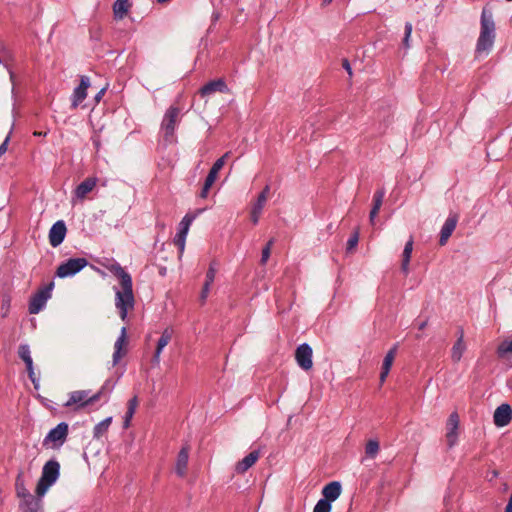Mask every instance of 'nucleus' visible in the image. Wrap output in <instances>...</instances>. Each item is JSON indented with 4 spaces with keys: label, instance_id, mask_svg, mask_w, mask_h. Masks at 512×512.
I'll return each mask as SVG.
<instances>
[{
    "label": "nucleus",
    "instance_id": "c03bdc74",
    "mask_svg": "<svg viewBox=\"0 0 512 512\" xmlns=\"http://www.w3.org/2000/svg\"><path fill=\"white\" fill-rule=\"evenodd\" d=\"M213 184L214 183H208V181L205 180L203 188H202V190L200 192V197L201 198H206L208 196L209 190H210V188L212 187Z\"/></svg>",
    "mask_w": 512,
    "mask_h": 512
},
{
    "label": "nucleus",
    "instance_id": "f257e3e1",
    "mask_svg": "<svg viewBox=\"0 0 512 512\" xmlns=\"http://www.w3.org/2000/svg\"><path fill=\"white\" fill-rule=\"evenodd\" d=\"M109 271L120 281V289L115 290V307L119 311L121 320L126 321L128 311L134 308L135 299L133 294L132 278L119 263H113L108 267Z\"/></svg>",
    "mask_w": 512,
    "mask_h": 512
},
{
    "label": "nucleus",
    "instance_id": "5701e85b",
    "mask_svg": "<svg viewBox=\"0 0 512 512\" xmlns=\"http://www.w3.org/2000/svg\"><path fill=\"white\" fill-rule=\"evenodd\" d=\"M341 494V484L337 481L330 482L325 485L322 490V495L324 496V500H328V502L335 501Z\"/></svg>",
    "mask_w": 512,
    "mask_h": 512
},
{
    "label": "nucleus",
    "instance_id": "aec40b11",
    "mask_svg": "<svg viewBox=\"0 0 512 512\" xmlns=\"http://www.w3.org/2000/svg\"><path fill=\"white\" fill-rule=\"evenodd\" d=\"M497 357L508 366H512V340L502 341L496 350Z\"/></svg>",
    "mask_w": 512,
    "mask_h": 512
},
{
    "label": "nucleus",
    "instance_id": "a19ab883",
    "mask_svg": "<svg viewBox=\"0 0 512 512\" xmlns=\"http://www.w3.org/2000/svg\"><path fill=\"white\" fill-rule=\"evenodd\" d=\"M185 242H186V236H182V235H179V234H176L175 238H174V243L176 246H178L179 248V253H180V256L183 254L184 252V249H185Z\"/></svg>",
    "mask_w": 512,
    "mask_h": 512
},
{
    "label": "nucleus",
    "instance_id": "c756f323",
    "mask_svg": "<svg viewBox=\"0 0 512 512\" xmlns=\"http://www.w3.org/2000/svg\"><path fill=\"white\" fill-rule=\"evenodd\" d=\"M112 423V417H107L101 422H99L93 430V436L94 438L99 439L102 437L108 430L110 424Z\"/></svg>",
    "mask_w": 512,
    "mask_h": 512
},
{
    "label": "nucleus",
    "instance_id": "58836bf2",
    "mask_svg": "<svg viewBox=\"0 0 512 512\" xmlns=\"http://www.w3.org/2000/svg\"><path fill=\"white\" fill-rule=\"evenodd\" d=\"M313 512H331V503L328 500L320 499L316 503Z\"/></svg>",
    "mask_w": 512,
    "mask_h": 512
},
{
    "label": "nucleus",
    "instance_id": "680f3d73",
    "mask_svg": "<svg viewBox=\"0 0 512 512\" xmlns=\"http://www.w3.org/2000/svg\"><path fill=\"white\" fill-rule=\"evenodd\" d=\"M508 2H512V0H507Z\"/></svg>",
    "mask_w": 512,
    "mask_h": 512
},
{
    "label": "nucleus",
    "instance_id": "9d476101",
    "mask_svg": "<svg viewBox=\"0 0 512 512\" xmlns=\"http://www.w3.org/2000/svg\"><path fill=\"white\" fill-rule=\"evenodd\" d=\"M494 424L497 427L507 426L512 420V408L509 404H501L493 415Z\"/></svg>",
    "mask_w": 512,
    "mask_h": 512
},
{
    "label": "nucleus",
    "instance_id": "dca6fc26",
    "mask_svg": "<svg viewBox=\"0 0 512 512\" xmlns=\"http://www.w3.org/2000/svg\"><path fill=\"white\" fill-rule=\"evenodd\" d=\"M259 458H260V451H258V450L251 451L241 461L236 463L235 472L237 474H244L248 469H250L258 461Z\"/></svg>",
    "mask_w": 512,
    "mask_h": 512
},
{
    "label": "nucleus",
    "instance_id": "6ab92c4d",
    "mask_svg": "<svg viewBox=\"0 0 512 512\" xmlns=\"http://www.w3.org/2000/svg\"><path fill=\"white\" fill-rule=\"evenodd\" d=\"M227 92L228 88L226 83L222 79H217L205 84L199 91L201 96H209L215 92Z\"/></svg>",
    "mask_w": 512,
    "mask_h": 512
},
{
    "label": "nucleus",
    "instance_id": "6e6d98bb",
    "mask_svg": "<svg viewBox=\"0 0 512 512\" xmlns=\"http://www.w3.org/2000/svg\"><path fill=\"white\" fill-rule=\"evenodd\" d=\"M28 493L27 491H18V494H22V496L24 497L25 494Z\"/></svg>",
    "mask_w": 512,
    "mask_h": 512
},
{
    "label": "nucleus",
    "instance_id": "79ce46f5",
    "mask_svg": "<svg viewBox=\"0 0 512 512\" xmlns=\"http://www.w3.org/2000/svg\"><path fill=\"white\" fill-rule=\"evenodd\" d=\"M411 33H412V24L407 22L405 24V36L403 39V44L406 48H409V38L411 36Z\"/></svg>",
    "mask_w": 512,
    "mask_h": 512
},
{
    "label": "nucleus",
    "instance_id": "72a5a7b5",
    "mask_svg": "<svg viewBox=\"0 0 512 512\" xmlns=\"http://www.w3.org/2000/svg\"><path fill=\"white\" fill-rule=\"evenodd\" d=\"M380 450V445L377 440H369L365 446L366 456L369 458H375Z\"/></svg>",
    "mask_w": 512,
    "mask_h": 512
},
{
    "label": "nucleus",
    "instance_id": "8fccbe9b",
    "mask_svg": "<svg viewBox=\"0 0 512 512\" xmlns=\"http://www.w3.org/2000/svg\"><path fill=\"white\" fill-rule=\"evenodd\" d=\"M105 93V89H101L95 96V101L98 103Z\"/></svg>",
    "mask_w": 512,
    "mask_h": 512
},
{
    "label": "nucleus",
    "instance_id": "864d4df0",
    "mask_svg": "<svg viewBox=\"0 0 512 512\" xmlns=\"http://www.w3.org/2000/svg\"><path fill=\"white\" fill-rule=\"evenodd\" d=\"M34 135L36 136H42V135H46V132H34Z\"/></svg>",
    "mask_w": 512,
    "mask_h": 512
},
{
    "label": "nucleus",
    "instance_id": "a211bd4d",
    "mask_svg": "<svg viewBox=\"0 0 512 512\" xmlns=\"http://www.w3.org/2000/svg\"><path fill=\"white\" fill-rule=\"evenodd\" d=\"M19 508L21 512H39L42 508L41 499H36L30 493H26L24 499L20 502Z\"/></svg>",
    "mask_w": 512,
    "mask_h": 512
},
{
    "label": "nucleus",
    "instance_id": "bf43d9fd",
    "mask_svg": "<svg viewBox=\"0 0 512 512\" xmlns=\"http://www.w3.org/2000/svg\"><path fill=\"white\" fill-rule=\"evenodd\" d=\"M508 504H511V505H512V493H511V496H510V499H509Z\"/></svg>",
    "mask_w": 512,
    "mask_h": 512
},
{
    "label": "nucleus",
    "instance_id": "4468645a",
    "mask_svg": "<svg viewBox=\"0 0 512 512\" xmlns=\"http://www.w3.org/2000/svg\"><path fill=\"white\" fill-rule=\"evenodd\" d=\"M269 191H270V187L267 185L263 189V191L258 195L257 201L254 204V206L252 207L251 220H252L253 224H257L259 221L260 215L262 213V209L264 208V206L266 204Z\"/></svg>",
    "mask_w": 512,
    "mask_h": 512
},
{
    "label": "nucleus",
    "instance_id": "49530a36",
    "mask_svg": "<svg viewBox=\"0 0 512 512\" xmlns=\"http://www.w3.org/2000/svg\"><path fill=\"white\" fill-rule=\"evenodd\" d=\"M342 67L347 71L349 77H352V75H353L352 68H351L350 63H349V61L347 59H343Z\"/></svg>",
    "mask_w": 512,
    "mask_h": 512
},
{
    "label": "nucleus",
    "instance_id": "e433bc0d",
    "mask_svg": "<svg viewBox=\"0 0 512 512\" xmlns=\"http://www.w3.org/2000/svg\"><path fill=\"white\" fill-rule=\"evenodd\" d=\"M51 485L52 484H48L47 481L40 478V480L37 483L36 490H35L36 495L39 497L38 499H40L42 496L45 495V493L47 492V490L49 489V487Z\"/></svg>",
    "mask_w": 512,
    "mask_h": 512
},
{
    "label": "nucleus",
    "instance_id": "6e6552de",
    "mask_svg": "<svg viewBox=\"0 0 512 512\" xmlns=\"http://www.w3.org/2000/svg\"><path fill=\"white\" fill-rule=\"evenodd\" d=\"M312 348L304 343L297 347L295 352V359L297 361V364L303 369V370H310L313 366L312 362Z\"/></svg>",
    "mask_w": 512,
    "mask_h": 512
},
{
    "label": "nucleus",
    "instance_id": "bb28decb",
    "mask_svg": "<svg viewBox=\"0 0 512 512\" xmlns=\"http://www.w3.org/2000/svg\"><path fill=\"white\" fill-rule=\"evenodd\" d=\"M385 197V190L383 188L377 190L373 197V207L370 211L369 219L371 224H374L375 217L377 216Z\"/></svg>",
    "mask_w": 512,
    "mask_h": 512
},
{
    "label": "nucleus",
    "instance_id": "9b49d317",
    "mask_svg": "<svg viewBox=\"0 0 512 512\" xmlns=\"http://www.w3.org/2000/svg\"><path fill=\"white\" fill-rule=\"evenodd\" d=\"M458 427H459V416L456 412H452L450 414V416L447 420V424H446V428H447L446 439H447V444L449 447H453L457 442Z\"/></svg>",
    "mask_w": 512,
    "mask_h": 512
},
{
    "label": "nucleus",
    "instance_id": "2eb2a0df",
    "mask_svg": "<svg viewBox=\"0 0 512 512\" xmlns=\"http://www.w3.org/2000/svg\"><path fill=\"white\" fill-rule=\"evenodd\" d=\"M59 470V463L55 460H50L43 467L41 479L53 485L59 477Z\"/></svg>",
    "mask_w": 512,
    "mask_h": 512
},
{
    "label": "nucleus",
    "instance_id": "7ed1b4c3",
    "mask_svg": "<svg viewBox=\"0 0 512 512\" xmlns=\"http://www.w3.org/2000/svg\"><path fill=\"white\" fill-rule=\"evenodd\" d=\"M480 24V35L476 46L477 54L488 53L491 50L495 39V23L490 11L483 9Z\"/></svg>",
    "mask_w": 512,
    "mask_h": 512
},
{
    "label": "nucleus",
    "instance_id": "0eeeda50",
    "mask_svg": "<svg viewBox=\"0 0 512 512\" xmlns=\"http://www.w3.org/2000/svg\"><path fill=\"white\" fill-rule=\"evenodd\" d=\"M51 287L52 284L49 287L39 290L35 295L32 296L29 302L30 314H37L44 308L47 300L50 298Z\"/></svg>",
    "mask_w": 512,
    "mask_h": 512
},
{
    "label": "nucleus",
    "instance_id": "603ef678",
    "mask_svg": "<svg viewBox=\"0 0 512 512\" xmlns=\"http://www.w3.org/2000/svg\"><path fill=\"white\" fill-rule=\"evenodd\" d=\"M505 512H512V505L511 504H507V506L505 508Z\"/></svg>",
    "mask_w": 512,
    "mask_h": 512
},
{
    "label": "nucleus",
    "instance_id": "cd10ccee",
    "mask_svg": "<svg viewBox=\"0 0 512 512\" xmlns=\"http://www.w3.org/2000/svg\"><path fill=\"white\" fill-rule=\"evenodd\" d=\"M413 243V238L410 237V239L406 242L402 253L401 270L405 275L409 273V263L413 251Z\"/></svg>",
    "mask_w": 512,
    "mask_h": 512
},
{
    "label": "nucleus",
    "instance_id": "4c0bfd02",
    "mask_svg": "<svg viewBox=\"0 0 512 512\" xmlns=\"http://www.w3.org/2000/svg\"><path fill=\"white\" fill-rule=\"evenodd\" d=\"M273 243H274V239L272 238L268 241L266 246L263 248L262 254H261V260H260V263L262 265L267 263V261L270 257V254H271V248H272Z\"/></svg>",
    "mask_w": 512,
    "mask_h": 512
},
{
    "label": "nucleus",
    "instance_id": "052dcab7",
    "mask_svg": "<svg viewBox=\"0 0 512 512\" xmlns=\"http://www.w3.org/2000/svg\"><path fill=\"white\" fill-rule=\"evenodd\" d=\"M13 76H14V75H13V73L11 72V73H10V78H11V80L13 79Z\"/></svg>",
    "mask_w": 512,
    "mask_h": 512
},
{
    "label": "nucleus",
    "instance_id": "c9c22d12",
    "mask_svg": "<svg viewBox=\"0 0 512 512\" xmlns=\"http://www.w3.org/2000/svg\"><path fill=\"white\" fill-rule=\"evenodd\" d=\"M359 242V231L355 230L347 241L346 251L352 252Z\"/></svg>",
    "mask_w": 512,
    "mask_h": 512
},
{
    "label": "nucleus",
    "instance_id": "5fc2aeb1",
    "mask_svg": "<svg viewBox=\"0 0 512 512\" xmlns=\"http://www.w3.org/2000/svg\"><path fill=\"white\" fill-rule=\"evenodd\" d=\"M333 0H323V4L324 5H328L332 2Z\"/></svg>",
    "mask_w": 512,
    "mask_h": 512
},
{
    "label": "nucleus",
    "instance_id": "20e7f679",
    "mask_svg": "<svg viewBox=\"0 0 512 512\" xmlns=\"http://www.w3.org/2000/svg\"><path fill=\"white\" fill-rule=\"evenodd\" d=\"M180 109L175 106L169 107L166 111L161 128L164 133V138L166 141H172L174 137L175 128L179 122Z\"/></svg>",
    "mask_w": 512,
    "mask_h": 512
},
{
    "label": "nucleus",
    "instance_id": "3c124183",
    "mask_svg": "<svg viewBox=\"0 0 512 512\" xmlns=\"http://www.w3.org/2000/svg\"><path fill=\"white\" fill-rule=\"evenodd\" d=\"M426 326H427V321H423L419 324L418 328H419V330H423V329H425Z\"/></svg>",
    "mask_w": 512,
    "mask_h": 512
},
{
    "label": "nucleus",
    "instance_id": "a18cd8bd",
    "mask_svg": "<svg viewBox=\"0 0 512 512\" xmlns=\"http://www.w3.org/2000/svg\"><path fill=\"white\" fill-rule=\"evenodd\" d=\"M210 287H211L210 284L204 283L202 291H201V296H200L202 302H204L206 300V298L208 297Z\"/></svg>",
    "mask_w": 512,
    "mask_h": 512
},
{
    "label": "nucleus",
    "instance_id": "39448f33",
    "mask_svg": "<svg viewBox=\"0 0 512 512\" xmlns=\"http://www.w3.org/2000/svg\"><path fill=\"white\" fill-rule=\"evenodd\" d=\"M88 264L85 258H71L57 268L56 275L60 278L73 276Z\"/></svg>",
    "mask_w": 512,
    "mask_h": 512
},
{
    "label": "nucleus",
    "instance_id": "f03ea898",
    "mask_svg": "<svg viewBox=\"0 0 512 512\" xmlns=\"http://www.w3.org/2000/svg\"><path fill=\"white\" fill-rule=\"evenodd\" d=\"M113 386L114 385L111 383V381L107 380L101 389L93 395H90L88 390L73 391L69 394V399L64 403V406L71 408L74 411H78L90 404L97 402L105 393H110L113 389Z\"/></svg>",
    "mask_w": 512,
    "mask_h": 512
},
{
    "label": "nucleus",
    "instance_id": "f704fd0d",
    "mask_svg": "<svg viewBox=\"0 0 512 512\" xmlns=\"http://www.w3.org/2000/svg\"><path fill=\"white\" fill-rule=\"evenodd\" d=\"M397 352V345L392 347L384 357L382 368L383 370L391 369Z\"/></svg>",
    "mask_w": 512,
    "mask_h": 512
},
{
    "label": "nucleus",
    "instance_id": "b1692460",
    "mask_svg": "<svg viewBox=\"0 0 512 512\" xmlns=\"http://www.w3.org/2000/svg\"><path fill=\"white\" fill-rule=\"evenodd\" d=\"M466 349V345L464 343V333L461 329L459 331V337L457 341L454 343L452 350H451V359L453 362L457 363L461 360L462 355Z\"/></svg>",
    "mask_w": 512,
    "mask_h": 512
},
{
    "label": "nucleus",
    "instance_id": "4be33fe9",
    "mask_svg": "<svg viewBox=\"0 0 512 512\" xmlns=\"http://www.w3.org/2000/svg\"><path fill=\"white\" fill-rule=\"evenodd\" d=\"M456 224H457V218L455 216L448 217L446 219L444 225L442 226L441 232H440L439 244L441 246H443L447 243L449 237L451 236V234L453 233V231L456 228Z\"/></svg>",
    "mask_w": 512,
    "mask_h": 512
},
{
    "label": "nucleus",
    "instance_id": "7c9ffc66",
    "mask_svg": "<svg viewBox=\"0 0 512 512\" xmlns=\"http://www.w3.org/2000/svg\"><path fill=\"white\" fill-rule=\"evenodd\" d=\"M18 355L24 361L26 368L33 365L30 348L27 344H21L18 348Z\"/></svg>",
    "mask_w": 512,
    "mask_h": 512
},
{
    "label": "nucleus",
    "instance_id": "423d86ee",
    "mask_svg": "<svg viewBox=\"0 0 512 512\" xmlns=\"http://www.w3.org/2000/svg\"><path fill=\"white\" fill-rule=\"evenodd\" d=\"M68 434V425L64 422L59 423L55 428L50 430L44 439L43 444L53 443V447L61 446L66 440Z\"/></svg>",
    "mask_w": 512,
    "mask_h": 512
},
{
    "label": "nucleus",
    "instance_id": "37998d69",
    "mask_svg": "<svg viewBox=\"0 0 512 512\" xmlns=\"http://www.w3.org/2000/svg\"><path fill=\"white\" fill-rule=\"evenodd\" d=\"M26 369L28 372V376H29L30 380L32 381L35 389H38L39 388V379L36 377L33 365L30 368H26Z\"/></svg>",
    "mask_w": 512,
    "mask_h": 512
},
{
    "label": "nucleus",
    "instance_id": "13d9d810",
    "mask_svg": "<svg viewBox=\"0 0 512 512\" xmlns=\"http://www.w3.org/2000/svg\"><path fill=\"white\" fill-rule=\"evenodd\" d=\"M497 475H498L497 471H493V472H492V476H493V477H497Z\"/></svg>",
    "mask_w": 512,
    "mask_h": 512
},
{
    "label": "nucleus",
    "instance_id": "1a4fd4ad",
    "mask_svg": "<svg viewBox=\"0 0 512 512\" xmlns=\"http://www.w3.org/2000/svg\"><path fill=\"white\" fill-rule=\"evenodd\" d=\"M90 87V79L88 76L80 77V84L74 89L71 98V107L76 109L87 97V90Z\"/></svg>",
    "mask_w": 512,
    "mask_h": 512
},
{
    "label": "nucleus",
    "instance_id": "ddd939ff",
    "mask_svg": "<svg viewBox=\"0 0 512 512\" xmlns=\"http://www.w3.org/2000/svg\"><path fill=\"white\" fill-rule=\"evenodd\" d=\"M66 231L67 229L63 221L60 220L53 224L49 231V242L52 247H57L63 242Z\"/></svg>",
    "mask_w": 512,
    "mask_h": 512
},
{
    "label": "nucleus",
    "instance_id": "393cba45",
    "mask_svg": "<svg viewBox=\"0 0 512 512\" xmlns=\"http://www.w3.org/2000/svg\"><path fill=\"white\" fill-rule=\"evenodd\" d=\"M229 156L230 152H226L223 156L216 160L205 179L208 181V183H214L216 181L219 171L223 168Z\"/></svg>",
    "mask_w": 512,
    "mask_h": 512
},
{
    "label": "nucleus",
    "instance_id": "2f4dec72",
    "mask_svg": "<svg viewBox=\"0 0 512 512\" xmlns=\"http://www.w3.org/2000/svg\"><path fill=\"white\" fill-rule=\"evenodd\" d=\"M137 406H138V399L136 396H134L133 398H131L128 401V407H127V411H126L125 418H124V427L129 426L130 420L132 419Z\"/></svg>",
    "mask_w": 512,
    "mask_h": 512
},
{
    "label": "nucleus",
    "instance_id": "412c9836",
    "mask_svg": "<svg viewBox=\"0 0 512 512\" xmlns=\"http://www.w3.org/2000/svg\"><path fill=\"white\" fill-rule=\"evenodd\" d=\"M189 459V446L185 445L181 448L178 453L177 461H176V473L180 477H184L187 470Z\"/></svg>",
    "mask_w": 512,
    "mask_h": 512
},
{
    "label": "nucleus",
    "instance_id": "f3484780",
    "mask_svg": "<svg viewBox=\"0 0 512 512\" xmlns=\"http://www.w3.org/2000/svg\"><path fill=\"white\" fill-rule=\"evenodd\" d=\"M97 185V178L89 177L81 182L75 189L74 195L76 199L84 200L88 193H90Z\"/></svg>",
    "mask_w": 512,
    "mask_h": 512
},
{
    "label": "nucleus",
    "instance_id": "ea45409f",
    "mask_svg": "<svg viewBox=\"0 0 512 512\" xmlns=\"http://www.w3.org/2000/svg\"><path fill=\"white\" fill-rule=\"evenodd\" d=\"M216 273H217L216 263L212 262L208 268L207 273H206L205 283L212 285L215 280Z\"/></svg>",
    "mask_w": 512,
    "mask_h": 512
},
{
    "label": "nucleus",
    "instance_id": "f8f14e48",
    "mask_svg": "<svg viewBox=\"0 0 512 512\" xmlns=\"http://www.w3.org/2000/svg\"><path fill=\"white\" fill-rule=\"evenodd\" d=\"M128 344L127 340V330L125 327H122L119 337L117 338L114 344V353H113V366L118 364L120 359L126 354V346Z\"/></svg>",
    "mask_w": 512,
    "mask_h": 512
},
{
    "label": "nucleus",
    "instance_id": "a878e982",
    "mask_svg": "<svg viewBox=\"0 0 512 512\" xmlns=\"http://www.w3.org/2000/svg\"><path fill=\"white\" fill-rule=\"evenodd\" d=\"M171 338H172V331L169 329H165L157 342L156 350H155V353L153 356L154 362L159 363L161 352L168 345Z\"/></svg>",
    "mask_w": 512,
    "mask_h": 512
},
{
    "label": "nucleus",
    "instance_id": "c85d7f7f",
    "mask_svg": "<svg viewBox=\"0 0 512 512\" xmlns=\"http://www.w3.org/2000/svg\"><path fill=\"white\" fill-rule=\"evenodd\" d=\"M130 7L131 3L129 0H116L113 5L115 18L119 20L123 19L127 15Z\"/></svg>",
    "mask_w": 512,
    "mask_h": 512
},
{
    "label": "nucleus",
    "instance_id": "de8ad7c7",
    "mask_svg": "<svg viewBox=\"0 0 512 512\" xmlns=\"http://www.w3.org/2000/svg\"><path fill=\"white\" fill-rule=\"evenodd\" d=\"M9 141V136H7L4 142L0 145V156L3 155L7 151V144Z\"/></svg>",
    "mask_w": 512,
    "mask_h": 512
},
{
    "label": "nucleus",
    "instance_id": "473e14b6",
    "mask_svg": "<svg viewBox=\"0 0 512 512\" xmlns=\"http://www.w3.org/2000/svg\"><path fill=\"white\" fill-rule=\"evenodd\" d=\"M193 220L194 216H191L189 214L185 215L181 222L179 223V230L177 234L187 237L190 225L192 224Z\"/></svg>",
    "mask_w": 512,
    "mask_h": 512
},
{
    "label": "nucleus",
    "instance_id": "4d7b16f0",
    "mask_svg": "<svg viewBox=\"0 0 512 512\" xmlns=\"http://www.w3.org/2000/svg\"><path fill=\"white\" fill-rule=\"evenodd\" d=\"M28 493L27 491H18V494H22V496L24 497L25 494Z\"/></svg>",
    "mask_w": 512,
    "mask_h": 512
},
{
    "label": "nucleus",
    "instance_id": "09e8293b",
    "mask_svg": "<svg viewBox=\"0 0 512 512\" xmlns=\"http://www.w3.org/2000/svg\"><path fill=\"white\" fill-rule=\"evenodd\" d=\"M390 370L389 369H386V370H381V373H380V382L381 384L385 382L388 374H389Z\"/></svg>",
    "mask_w": 512,
    "mask_h": 512
}]
</instances>
